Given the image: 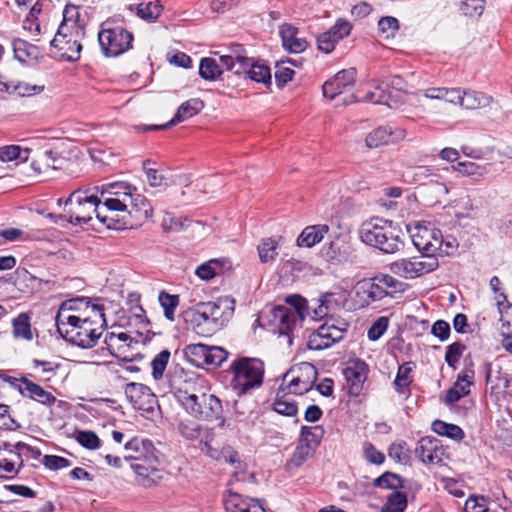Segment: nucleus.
I'll use <instances>...</instances> for the list:
<instances>
[{
  "instance_id": "nucleus-23",
  "label": "nucleus",
  "mask_w": 512,
  "mask_h": 512,
  "mask_svg": "<svg viewBox=\"0 0 512 512\" xmlns=\"http://www.w3.org/2000/svg\"><path fill=\"white\" fill-rule=\"evenodd\" d=\"M226 512H266L260 499L230 492L224 500Z\"/></svg>"
},
{
  "instance_id": "nucleus-20",
  "label": "nucleus",
  "mask_w": 512,
  "mask_h": 512,
  "mask_svg": "<svg viewBox=\"0 0 512 512\" xmlns=\"http://www.w3.org/2000/svg\"><path fill=\"white\" fill-rule=\"evenodd\" d=\"M352 30V25L345 19H338L327 31L317 36V47L320 51L328 54L332 52L335 45L347 37Z\"/></svg>"
},
{
  "instance_id": "nucleus-61",
  "label": "nucleus",
  "mask_w": 512,
  "mask_h": 512,
  "mask_svg": "<svg viewBox=\"0 0 512 512\" xmlns=\"http://www.w3.org/2000/svg\"><path fill=\"white\" fill-rule=\"evenodd\" d=\"M411 363H404L399 366L396 378L394 380V386L397 391H401L402 388H407L412 383V367L410 366Z\"/></svg>"
},
{
  "instance_id": "nucleus-62",
  "label": "nucleus",
  "mask_w": 512,
  "mask_h": 512,
  "mask_svg": "<svg viewBox=\"0 0 512 512\" xmlns=\"http://www.w3.org/2000/svg\"><path fill=\"white\" fill-rule=\"evenodd\" d=\"M332 296L333 294L331 293L322 294L317 299V306L311 309L309 316H311L315 320H320L326 317L330 312L329 298H331Z\"/></svg>"
},
{
  "instance_id": "nucleus-56",
  "label": "nucleus",
  "mask_w": 512,
  "mask_h": 512,
  "mask_svg": "<svg viewBox=\"0 0 512 512\" xmlns=\"http://www.w3.org/2000/svg\"><path fill=\"white\" fill-rule=\"evenodd\" d=\"M278 243L273 238L263 239L258 246L259 258L262 263H267L275 259L277 255Z\"/></svg>"
},
{
  "instance_id": "nucleus-14",
  "label": "nucleus",
  "mask_w": 512,
  "mask_h": 512,
  "mask_svg": "<svg viewBox=\"0 0 512 512\" xmlns=\"http://www.w3.org/2000/svg\"><path fill=\"white\" fill-rule=\"evenodd\" d=\"M413 245L422 254L436 255L442 249L444 239L440 230L416 225L411 233Z\"/></svg>"
},
{
  "instance_id": "nucleus-63",
  "label": "nucleus",
  "mask_w": 512,
  "mask_h": 512,
  "mask_svg": "<svg viewBox=\"0 0 512 512\" xmlns=\"http://www.w3.org/2000/svg\"><path fill=\"white\" fill-rule=\"evenodd\" d=\"M485 0H462L460 10L464 15L479 17L484 11Z\"/></svg>"
},
{
  "instance_id": "nucleus-50",
  "label": "nucleus",
  "mask_w": 512,
  "mask_h": 512,
  "mask_svg": "<svg viewBox=\"0 0 512 512\" xmlns=\"http://www.w3.org/2000/svg\"><path fill=\"white\" fill-rule=\"evenodd\" d=\"M407 507V496L404 492H392L381 507V512H404Z\"/></svg>"
},
{
  "instance_id": "nucleus-12",
  "label": "nucleus",
  "mask_w": 512,
  "mask_h": 512,
  "mask_svg": "<svg viewBox=\"0 0 512 512\" xmlns=\"http://www.w3.org/2000/svg\"><path fill=\"white\" fill-rule=\"evenodd\" d=\"M85 36V27L79 22L78 7L67 4L63 10V20L56 35L51 40V46H60L65 39H74Z\"/></svg>"
},
{
  "instance_id": "nucleus-21",
  "label": "nucleus",
  "mask_w": 512,
  "mask_h": 512,
  "mask_svg": "<svg viewBox=\"0 0 512 512\" xmlns=\"http://www.w3.org/2000/svg\"><path fill=\"white\" fill-rule=\"evenodd\" d=\"M368 365L361 359H352L346 363L343 376L349 388V394L358 396L368 374Z\"/></svg>"
},
{
  "instance_id": "nucleus-11",
  "label": "nucleus",
  "mask_w": 512,
  "mask_h": 512,
  "mask_svg": "<svg viewBox=\"0 0 512 512\" xmlns=\"http://www.w3.org/2000/svg\"><path fill=\"white\" fill-rule=\"evenodd\" d=\"M317 375V369L313 364L302 362L285 373L283 382L287 381L291 393L302 395L312 389Z\"/></svg>"
},
{
  "instance_id": "nucleus-10",
  "label": "nucleus",
  "mask_w": 512,
  "mask_h": 512,
  "mask_svg": "<svg viewBox=\"0 0 512 512\" xmlns=\"http://www.w3.org/2000/svg\"><path fill=\"white\" fill-rule=\"evenodd\" d=\"M229 352L220 346H208L202 343L187 345L184 349L186 360L198 368L219 367Z\"/></svg>"
},
{
  "instance_id": "nucleus-30",
  "label": "nucleus",
  "mask_w": 512,
  "mask_h": 512,
  "mask_svg": "<svg viewBox=\"0 0 512 512\" xmlns=\"http://www.w3.org/2000/svg\"><path fill=\"white\" fill-rule=\"evenodd\" d=\"M329 230L330 227L327 224L307 226L298 236L297 245L299 247L311 248L320 243Z\"/></svg>"
},
{
  "instance_id": "nucleus-45",
  "label": "nucleus",
  "mask_w": 512,
  "mask_h": 512,
  "mask_svg": "<svg viewBox=\"0 0 512 512\" xmlns=\"http://www.w3.org/2000/svg\"><path fill=\"white\" fill-rule=\"evenodd\" d=\"M324 435V429L322 426H303L301 428L299 442L305 445H309L313 450H317L321 443V439Z\"/></svg>"
},
{
  "instance_id": "nucleus-51",
  "label": "nucleus",
  "mask_w": 512,
  "mask_h": 512,
  "mask_svg": "<svg viewBox=\"0 0 512 512\" xmlns=\"http://www.w3.org/2000/svg\"><path fill=\"white\" fill-rule=\"evenodd\" d=\"M159 303L164 310V316L170 320L175 319V310L179 305V295L169 294L166 291H161L158 296Z\"/></svg>"
},
{
  "instance_id": "nucleus-17",
  "label": "nucleus",
  "mask_w": 512,
  "mask_h": 512,
  "mask_svg": "<svg viewBox=\"0 0 512 512\" xmlns=\"http://www.w3.org/2000/svg\"><path fill=\"white\" fill-rule=\"evenodd\" d=\"M357 70L353 67L337 72L322 86L323 95L330 100L349 91L356 82Z\"/></svg>"
},
{
  "instance_id": "nucleus-31",
  "label": "nucleus",
  "mask_w": 512,
  "mask_h": 512,
  "mask_svg": "<svg viewBox=\"0 0 512 512\" xmlns=\"http://www.w3.org/2000/svg\"><path fill=\"white\" fill-rule=\"evenodd\" d=\"M210 316L213 317L220 330L232 317L234 307L230 306L226 300L203 302Z\"/></svg>"
},
{
  "instance_id": "nucleus-39",
  "label": "nucleus",
  "mask_w": 512,
  "mask_h": 512,
  "mask_svg": "<svg viewBox=\"0 0 512 512\" xmlns=\"http://www.w3.org/2000/svg\"><path fill=\"white\" fill-rule=\"evenodd\" d=\"M84 37L65 39L60 46H52L60 51V56L68 61H77L82 49L81 40Z\"/></svg>"
},
{
  "instance_id": "nucleus-64",
  "label": "nucleus",
  "mask_w": 512,
  "mask_h": 512,
  "mask_svg": "<svg viewBox=\"0 0 512 512\" xmlns=\"http://www.w3.org/2000/svg\"><path fill=\"white\" fill-rule=\"evenodd\" d=\"M463 510L464 512H488L487 499L484 496L470 495Z\"/></svg>"
},
{
  "instance_id": "nucleus-29",
  "label": "nucleus",
  "mask_w": 512,
  "mask_h": 512,
  "mask_svg": "<svg viewBox=\"0 0 512 512\" xmlns=\"http://www.w3.org/2000/svg\"><path fill=\"white\" fill-rule=\"evenodd\" d=\"M279 34L283 47L290 53H301L308 46V43L304 38L297 37L298 29L291 24L281 25Z\"/></svg>"
},
{
  "instance_id": "nucleus-38",
  "label": "nucleus",
  "mask_w": 512,
  "mask_h": 512,
  "mask_svg": "<svg viewBox=\"0 0 512 512\" xmlns=\"http://www.w3.org/2000/svg\"><path fill=\"white\" fill-rule=\"evenodd\" d=\"M432 430L440 436H445L455 441H461L465 437V433L461 427L439 419L433 421Z\"/></svg>"
},
{
  "instance_id": "nucleus-5",
  "label": "nucleus",
  "mask_w": 512,
  "mask_h": 512,
  "mask_svg": "<svg viewBox=\"0 0 512 512\" xmlns=\"http://www.w3.org/2000/svg\"><path fill=\"white\" fill-rule=\"evenodd\" d=\"M228 371L232 374L231 387L242 397L262 385L265 367L259 358L238 357L231 362Z\"/></svg>"
},
{
  "instance_id": "nucleus-40",
  "label": "nucleus",
  "mask_w": 512,
  "mask_h": 512,
  "mask_svg": "<svg viewBox=\"0 0 512 512\" xmlns=\"http://www.w3.org/2000/svg\"><path fill=\"white\" fill-rule=\"evenodd\" d=\"M31 149H22L19 145H6L0 147V161L9 162L17 161L18 163L26 162L29 159Z\"/></svg>"
},
{
  "instance_id": "nucleus-4",
  "label": "nucleus",
  "mask_w": 512,
  "mask_h": 512,
  "mask_svg": "<svg viewBox=\"0 0 512 512\" xmlns=\"http://www.w3.org/2000/svg\"><path fill=\"white\" fill-rule=\"evenodd\" d=\"M104 311V306L92 307V315H82L62 338L83 349L94 347L107 325Z\"/></svg>"
},
{
  "instance_id": "nucleus-22",
  "label": "nucleus",
  "mask_w": 512,
  "mask_h": 512,
  "mask_svg": "<svg viewBox=\"0 0 512 512\" xmlns=\"http://www.w3.org/2000/svg\"><path fill=\"white\" fill-rule=\"evenodd\" d=\"M415 454L424 464H441L444 450L438 439L426 436L418 441Z\"/></svg>"
},
{
  "instance_id": "nucleus-27",
  "label": "nucleus",
  "mask_w": 512,
  "mask_h": 512,
  "mask_svg": "<svg viewBox=\"0 0 512 512\" xmlns=\"http://www.w3.org/2000/svg\"><path fill=\"white\" fill-rule=\"evenodd\" d=\"M21 382L25 385L22 386L23 389H19V393L23 397L29 398L48 407L52 406L56 402L57 399L52 393L46 391L39 384L31 381L27 377L23 376Z\"/></svg>"
},
{
  "instance_id": "nucleus-18",
  "label": "nucleus",
  "mask_w": 512,
  "mask_h": 512,
  "mask_svg": "<svg viewBox=\"0 0 512 512\" xmlns=\"http://www.w3.org/2000/svg\"><path fill=\"white\" fill-rule=\"evenodd\" d=\"M125 395L136 410L153 412L157 399L151 389L141 383L131 382L125 387Z\"/></svg>"
},
{
  "instance_id": "nucleus-47",
  "label": "nucleus",
  "mask_w": 512,
  "mask_h": 512,
  "mask_svg": "<svg viewBox=\"0 0 512 512\" xmlns=\"http://www.w3.org/2000/svg\"><path fill=\"white\" fill-rule=\"evenodd\" d=\"M315 450L309 447V445L302 444L298 441L295 451L287 462V468L293 469L303 465L307 460L312 458L315 454Z\"/></svg>"
},
{
  "instance_id": "nucleus-1",
  "label": "nucleus",
  "mask_w": 512,
  "mask_h": 512,
  "mask_svg": "<svg viewBox=\"0 0 512 512\" xmlns=\"http://www.w3.org/2000/svg\"><path fill=\"white\" fill-rule=\"evenodd\" d=\"M123 459L131 461V469L136 474L138 484L149 487L156 483L160 464L158 452L151 440L135 436L124 445Z\"/></svg>"
},
{
  "instance_id": "nucleus-58",
  "label": "nucleus",
  "mask_w": 512,
  "mask_h": 512,
  "mask_svg": "<svg viewBox=\"0 0 512 512\" xmlns=\"http://www.w3.org/2000/svg\"><path fill=\"white\" fill-rule=\"evenodd\" d=\"M71 303L70 312L75 315H92V307L102 306L101 304H91L88 298L77 297L64 301L63 303Z\"/></svg>"
},
{
  "instance_id": "nucleus-25",
  "label": "nucleus",
  "mask_w": 512,
  "mask_h": 512,
  "mask_svg": "<svg viewBox=\"0 0 512 512\" xmlns=\"http://www.w3.org/2000/svg\"><path fill=\"white\" fill-rule=\"evenodd\" d=\"M127 203V208H122L120 212H126L127 218L135 224L140 223L152 216L153 210L147 199L134 192L131 196V203Z\"/></svg>"
},
{
  "instance_id": "nucleus-57",
  "label": "nucleus",
  "mask_w": 512,
  "mask_h": 512,
  "mask_svg": "<svg viewBox=\"0 0 512 512\" xmlns=\"http://www.w3.org/2000/svg\"><path fill=\"white\" fill-rule=\"evenodd\" d=\"M374 485L376 487L397 491L403 488V479L395 473L385 472L374 481Z\"/></svg>"
},
{
  "instance_id": "nucleus-35",
  "label": "nucleus",
  "mask_w": 512,
  "mask_h": 512,
  "mask_svg": "<svg viewBox=\"0 0 512 512\" xmlns=\"http://www.w3.org/2000/svg\"><path fill=\"white\" fill-rule=\"evenodd\" d=\"M12 46L16 59L22 63L32 59L35 60L40 54L37 46L20 38L14 39Z\"/></svg>"
},
{
  "instance_id": "nucleus-3",
  "label": "nucleus",
  "mask_w": 512,
  "mask_h": 512,
  "mask_svg": "<svg viewBox=\"0 0 512 512\" xmlns=\"http://www.w3.org/2000/svg\"><path fill=\"white\" fill-rule=\"evenodd\" d=\"M401 234V229L392 221L382 218L364 221L359 229V237L363 243L387 254H393L400 250L403 245Z\"/></svg>"
},
{
  "instance_id": "nucleus-55",
  "label": "nucleus",
  "mask_w": 512,
  "mask_h": 512,
  "mask_svg": "<svg viewBox=\"0 0 512 512\" xmlns=\"http://www.w3.org/2000/svg\"><path fill=\"white\" fill-rule=\"evenodd\" d=\"M170 351L165 349L158 353L151 361L152 376L155 380L163 377L164 371L170 359Z\"/></svg>"
},
{
  "instance_id": "nucleus-59",
  "label": "nucleus",
  "mask_w": 512,
  "mask_h": 512,
  "mask_svg": "<svg viewBox=\"0 0 512 512\" xmlns=\"http://www.w3.org/2000/svg\"><path fill=\"white\" fill-rule=\"evenodd\" d=\"M438 266L439 262L436 255L422 254V256L416 257V268L419 277L436 270Z\"/></svg>"
},
{
  "instance_id": "nucleus-24",
  "label": "nucleus",
  "mask_w": 512,
  "mask_h": 512,
  "mask_svg": "<svg viewBox=\"0 0 512 512\" xmlns=\"http://www.w3.org/2000/svg\"><path fill=\"white\" fill-rule=\"evenodd\" d=\"M474 370L465 368L458 374L454 385L446 391L445 403L452 405L470 393V387L474 384Z\"/></svg>"
},
{
  "instance_id": "nucleus-49",
  "label": "nucleus",
  "mask_w": 512,
  "mask_h": 512,
  "mask_svg": "<svg viewBox=\"0 0 512 512\" xmlns=\"http://www.w3.org/2000/svg\"><path fill=\"white\" fill-rule=\"evenodd\" d=\"M95 216L101 223L105 224L108 229L123 230L126 228H132L134 226V223L130 221L125 215H123L121 218L103 215L99 206L97 207Z\"/></svg>"
},
{
  "instance_id": "nucleus-8",
  "label": "nucleus",
  "mask_w": 512,
  "mask_h": 512,
  "mask_svg": "<svg viewBox=\"0 0 512 512\" xmlns=\"http://www.w3.org/2000/svg\"><path fill=\"white\" fill-rule=\"evenodd\" d=\"M285 301L291 308L276 306L273 309V316L274 320L278 322L279 333L289 336L297 318L304 320L310 314V307L307 300L297 294L287 296Z\"/></svg>"
},
{
  "instance_id": "nucleus-41",
  "label": "nucleus",
  "mask_w": 512,
  "mask_h": 512,
  "mask_svg": "<svg viewBox=\"0 0 512 512\" xmlns=\"http://www.w3.org/2000/svg\"><path fill=\"white\" fill-rule=\"evenodd\" d=\"M179 434L189 441H194L200 438L203 430H208L207 427L196 422L192 419H184L178 423L177 426Z\"/></svg>"
},
{
  "instance_id": "nucleus-13",
  "label": "nucleus",
  "mask_w": 512,
  "mask_h": 512,
  "mask_svg": "<svg viewBox=\"0 0 512 512\" xmlns=\"http://www.w3.org/2000/svg\"><path fill=\"white\" fill-rule=\"evenodd\" d=\"M346 331V328L336 326L334 323L326 321L309 334L307 348L315 351L330 348L344 338Z\"/></svg>"
},
{
  "instance_id": "nucleus-46",
  "label": "nucleus",
  "mask_w": 512,
  "mask_h": 512,
  "mask_svg": "<svg viewBox=\"0 0 512 512\" xmlns=\"http://www.w3.org/2000/svg\"><path fill=\"white\" fill-rule=\"evenodd\" d=\"M13 336L15 338H22L27 341L33 339V333L30 324V317L27 313H20L12 321Z\"/></svg>"
},
{
  "instance_id": "nucleus-34",
  "label": "nucleus",
  "mask_w": 512,
  "mask_h": 512,
  "mask_svg": "<svg viewBox=\"0 0 512 512\" xmlns=\"http://www.w3.org/2000/svg\"><path fill=\"white\" fill-rule=\"evenodd\" d=\"M394 131L390 126H381L371 131L365 139L366 146L369 148H378L393 142Z\"/></svg>"
},
{
  "instance_id": "nucleus-16",
  "label": "nucleus",
  "mask_w": 512,
  "mask_h": 512,
  "mask_svg": "<svg viewBox=\"0 0 512 512\" xmlns=\"http://www.w3.org/2000/svg\"><path fill=\"white\" fill-rule=\"evenodd\" d=\"M136 192V188L126 182H113L103 186L102 194L108 193L111 197L105 199L103 206L110 211H120L127 208V203H131V196Z\"/></svg>"
},
{
  "instance_id": "nucleus-2",
  "label": "nucleus",
  "mask_w": 512,
  "mask_h": 512,
  "mask_svg": "<svg viewBox=\"0 0 512 512\" xmlns=\"http://www.w3.org/2000/svg\"><path fill=\"white\" fill-rule=\"evenodd\" d=\"M174 394L178 403L194 419L207 422L217 421L219 428L226 426L222 402L216 395L206 392L194 393L182 389H178Z\"/></svg>"
},
{
  "instance_id": "nucleus-54",
  "label": "nucleus",
  "mask_w": 512,
  "mask_h": 512,
  "mask_svg": "<svg viewBox=\"0 0 512 512\" xmlns=\"http://www.w3.org/2000/svg\"><path fill=\"white\" fill-rule=\"evenodd\" d=\"M467 349L466 345L463 343L457 341L454 342L446 347V353H445V361L447 365L452 368L456 369L457 364L460 361L463 353Z\"/></svg>"
},
{
  "instance_id": "nucleus-6",
  "label": "nucleus",
  "mask_w": 512,
  "mask_h": 512,
  "mask_svg": "<svg viewBox=\"0 0 512 512\" xmlns=\"http://www.w3.org/2000/svg\"><path fill=\"white\" fill-rule=\"evenodd\" d=\"M100 204L101 200L96 195L88 194V190H75L64 202L65 207H68L66 215L59 217H68L72 225L82 226L92 220Z\"/></svg>"
},
{
  "instance_id": "nucleus-60",
  "label": "nucleus",
  "mask_w": 512,
  "mask_h": 512,
  "mask_svg": "<svg viewBox=\"0 0 512 512\" xmlns=\"http://www.w3.org/2000/svg\"><path fill=\"white\" fill-rule=\"evenodd\" d=\"M388 455L398 463L406 464L410 460L409 449L405 441L392 443L388 448Z\"/></svg>"
},
{
  "instance_id": "nucleus-43",
  "label": "nucleus",
  "mask_w": 512,
  "mask_h": 512,
  "mask_svg": "<svg viewBox=\"0 0 512 512\" xmlns=\"http://www.w3.org/2000/svg\"><path fill=\"white\" fill-rule=\"evenodd\" d=\"M47 0H37L31 7L29 13L23 21V29L39 35L41 33V26L38 20V16L43 10V5Z\"/></svg>"
},
{
  "instance_id": "nucleus-28",
  "label": "nucleus",
  "mask_w": 512,
  "mask_h": 512,
  "mask_svg": "<svg viewBox=\"0 0 512 512\" xmlns=\"http://www.w3.org/2000/svg\"><path fill=\"white\" fill-rule=\"evenodd\" d=\"M251 58L246 55L244 46L241 44H232L228 48V54L221 55L219 61L227 71L241 70L247 68V63Z\"/></svg>"
},
{
  "instance_id": "nucleus-15",
  "label": "nucleus",
  "mask_w": 512,
  "mask_h": 512,
  "mask_svg": "<svg viewBox=\"0 0 512 512\" xmlns=\"http://www.w3.org/2000/svg\"><path fill=\"white\" fill-rule=\"evenodd\" d=\"M186 321L192 330L199 336L209 337L220 330L213 317L210 316L203 302L186 312Z\"/></svg>"
},
{
  "instance_id": "nucleus-44",
  "label": "nucleus",
  "mask_w": 512,
  "mask_h": 512,
  "mask_svg": "<svg viewBox=\"0 0 512 512\" xmlns=\"http://www.w3.org/2000/svg\"><path fill=\"white\" fill-rule=\"evenodd\" d=\"M391 270L406 279H413L419 277L416 268V257L403 258L391 264Z\"/></svg>"
},
{
  "instance_id": "nucleus-19",
  "label": "nucleus",
  "mask_w": 512,
  "mask_h": 512,
  "mask_svg": "<svg viewBox=\"0 0 512 512\" xmlns=\"http://www.w3.org/2000/svg\"><path fill=\"white\" fill-rule=\"evenodd\" d=\"M104 343L113 357L121 361L131 362L133 358L129 352L133 345L138 344V340H135L125 332H111L106 334Z\"/></svg>"
},
{
  "instance_id": "nucleus-37",
  "label": "nucleus",
  "mask_w": 512,
  "mask_h": 512,
  "mask_svg": "<svg viewBox=\"0 0 512 512\" xmlns=\"http://www.w3.org/2000/svg\"><path fill=\"white\" fill-rule=\"evenodd\" d=\"M137 15L146 21L156 20L163 11L161 0H148L143 1L137 5Z\"/></svg>"
},
{
  "instance_id": "nucleus-33",
  "label": "nucleus",
  "mask_w": 512,
  "mask_h": 512,
  "mask_svg": "<svg viewBox=\"0 0 512 512\" xmlns=\"http://www.w3.org/2000/svg\"><path fill=\"white\" fill-rule=\"evenodd\" d=\"M204 108V103L198 98L190 99L182 103L175 116L170 120V124H178L195 115H197Z\"/></svg>"
},
{
  "instance_id": "nucleus-52",
  "label": "nucleus",
  "mask_w": 512,
  "mask_h": 512,
  "mask_svg": "<svg viewBox=\"0 0 512 512\" xmlns=\"http://www.w3.org/2000/svg\"><path fill=\"white\" fill-rule=\"evenodd\" d=\"M73 437L82 447L86 449L95 450L101 447V440L93 431H76Z\"/></svg>"
},
{
  "instance_id": "nucleus-32",
  "label": "nucleus",
  "mask_w": 512,
  "mask_h": 512,
  "mask_svg": "<svg viewBox=\"0 0 512 512\" xmlns=\"http://www.w3.org/2000/svg\"><path fill=\"white\" fill-rule=\"evenodd\" d=\"M71 303H61L55 316V323L58 333L63 337L65 330H69L82 315H75L70 312Z\"/></svg>"
},
{
  "instance_id": "nucleus-42",
  "label": "nucleus",
  "mask_w": 512,
  "mask_h": 512,
  "mask_svg": "<svg viewBox=\"0 0 512 512\" xmlns=\"http://www.w3.org/2000/svg\"><path fill=\"white\" fill-rule=\"evenodd\" d=\"M61 160L58 153L52 150H46L40 155L39 159L32 161L31 167L34 171L39 173L47 169L57 170L61 168V166L57 164V162Z\"/></svg>"
},
{
  "instance_id": "nucleus-36",
  "label": "nucleus",
  "mask_w": 512,
  "mask_h": 512,
  "mask_svg": "<svg viewBox=\"0 0 512 512\" xmlns=\"http://www.w3.org/2000/svg\"><path fill=\"white\" fill-rule=\"evenodd\" d=\"M492 98L483 92L467 90L463 91L461 107L466 109H479L488 106Z\"/></svg>"
},
{
  "instance_id": "nucleus-53",
  "label": "nucleus",
  "mask_w": 512,
  "mask_h": 512,
  "mask_svg": "<svg viewBox=\"0 0 512 512\" xmlns=\"http://www.w3.org/2000/svg\"><path fill=\"white\" fill-rule=\"evenodd\" d=\"M272 408L276 413L288 417L296 416L298 411L295 401L285 398L284 396L280 397L278 394L272 404Z\"/></svg>"
},
{
  "instance_id": "nucleus-9",
  "label": "nucleus",
  "mask_w": 512,
  "mask_h": 512,
  "mask_svg": "<svg viewBox=\"0 0 512 512\" xmlns=\"http://www.w3.org/2000/svg\"><path fill=\"white\" fill-rule=\"evenodd\" d=\"M133 34L127 29L103 27L98 33V42L106 57H117L132 47Z\"/></svg>"
},
{
  "instance_id": "nucleus-26",
  "label": "nucleus",
  "mask_w": 512,
  "mask_h": 512,
  "mask_svg": "<svg viewBox=\"0 0 512 512\" xmlns=\"http://www.w3.org/2000/svg\"><path fill=\"white\" fill-rule=\"evenodd\" d=\"M236 75H244L257 83H262L265 86L271 85V70L270 67L261 60L251 58L247 63V68L241 70H234Z\"/></svg>"
},
{
  "instance_id": "nucleus-7",
  "label": "nucleus",
  "mask_w": 512,
  "mask_h": 512,
  "mask_svg": "<svg viewBox=\"0 0 512 512\" xmlns=\"http://www.w3.org/2000/svg\"><path fill=\"white\" fill-rule=\"evenodd\" d=\"M405 283L389 274H378L359 284L358 294L365 295L367 303L394 297V294L404 292Z\"/></svg>"
},
{
  "instance_id": "nucleus-48",
  "label": "nucleus",
  "mask_w": 512,
  "mask_h": 512,
  "mask_svg": "<svg viewBox=\"0 0 512 512\" xmlns=\"http://www.w3.org/2000/svg\"><path fill=\"white\" fill-rule=\"evenodd\" d=\"M221 63L213 58H203L199 65V75L205 80H216L222 74Z\"/></svg>"
}]
</instances>
